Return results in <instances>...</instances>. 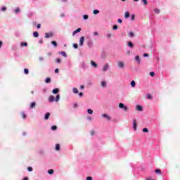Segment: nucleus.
<instances>
[{"label": "nucleus", "mask_w": 180, "mask_h": 180, "mask_svg": "<svg viewBox=\"0 0 180 180\" xmlns=\"http://www.w3.org/2000/svg\"><path fill=\"white\" fill-rule=\"evenodd\" d=\"M120 109H123L124 112H128L129 111V107L124 105V104L120 103L119 104Z\"/></svg>", "instance_id": "1"}, {"label": "nucleus", "mask_w": 180, "mask_h": 180, "mask_svg": "<svg viewBox=\"0 0 180 180\" xmlns=\"http://www.w3.org/2000/svg\"><path fill=\"white\" fill-rule=\"evenodd\" d=\"M53 32H50V33H45V37L46 39H50V37H53Z\"/></svg>", "instance_id": "2"}, {"label": "nucleus", "mask_w": 180, "mask_h": 180, "mask_svg": "<svg viewBox=\"0 0 180 180\" xmlns=\"http://www.w3.org/2000/svg\"><path fill=\"white\" fill-rule=\"evenodd\" d=\"M84 40H85V37H82L79 39V46H84Z\"/></svg>", "instance_id": "3"}, {"label": "nucleus", "mask_w": 180, "mask_h": 180, "mask_svg": "<svg viewBox=\"0 0 180 180\" xmlns=\"http://www.w3.org/2000/svg\"><path fill=\"white\" fill-rule=\"evenodd\" d=\"M136 109L139 110V112H143V107L140 105H136Z\"/></svg>", "instance_id": "4"}, {"label": "nucleus", "mask_w": 180, "mask_h": 180, "mask_svg": "<svg viewBox=\"0 0 180 180\" xmlns=\"http://www.w3.org/2000/svg\"><path fill=\"white\" fill-rule=\"evenodd\" d=\"M102 117H105V119H107V120H111V117L110 116L108 115L107 114H103L102 115Z\"/></svg>", "instance_id": "5"}, {"label": "nucleus", "mask_w": 180, "mask_h": 180, "mask_svg": "<svg viewBox=\"0 0 180 180\" xmlns=\"http://www.w3.org/2000/svg\"><path fill=\"white\" fill-rule=\"evenodd\" d=\"M133 123H134V130H137V121L136 120H134Z\"/></svg>", "instance_id": "6"}, {"label": "nucleus", "mask_w": 180, "mask_h": 180, "mask_svg": "<svg viewBox=\"0 0 180 180\" xmlns=\"http://www.w3.org/2000/svg\"><path fill=\"white\" fill-rule=\"evenodd\" d=\"M117 64H118V67H120V68H123V67H124V63L122 61H119Z\"/></svg>", "instance_id": "7"}, {"label": "nucleus", "mask_w": 180, "mask_h": 180, "mask_svg": "<svg viewBox=\"0 0 180 180\" xmlns=\"http://www.w3.org/2000/svg\"><path fill=\"white\" fill-rule=\"evenodd\" d=\"M49 102H54V101H56V98H54V96H51L49 98Z\"/></svg>", "instance_id": "8"}, {"label": "nucleus", "mask_w": 180, "mask_h": 180, "mask_svg": "<svg viewBox=\"0 0 180 180\" xmlns=\"http://www.w3.org/2000/svg\"><path fill=\"white\" fill-rule=\"evenodd\" d=\"M79 32H81V28H78L77 30L74 31L72 33V36H75V34H77V33H79Z\"/></svg>", "instance_id": "9"}, {"label": "nucleus", "mask_w": 180, "mask_h": 180, "mask_svg": "<svg viewBox=\"0 0 180 180\" xmlns=\"http://www.w3.org/2000/svg\"><path fill=\"white\" fill-rule=\"evenodd\" d=\"M60 92V89H58V88L56 89H54L53 91H52V93L54 94L55 95L57 94L58 93Z\"/></svg>", "instance_id": "10"}, {"label": "nucleus", "mask_w": 180, "mask_h": 180, "mask_svg": "<svg viewBox=\"0 0 180 180\" xmlns=\"http://www.w3.org/2000/svg\"><path fill=\"white\" fill-rule=\"evenodd\" d=\"M135 60H136V61H137L138 64H140V63H141V60H140V56H136L135 57Z\"/></svg>", "instance_id": "11"}, {"label": "nucleus", "mask_w": 180, "mask_h": 180, "mask_svg": "<svg viewBox=\"0 0 180 180\" xmlns=\"http://www.w3.org/2000/svg\"><path fill=\"white\" fill-rule=\"evenodd\" d=\"M108 68H109V65L108 64H105L103 66V71H108Z\"/></svg>", "instance_id": "12"}, {"label": "nucleus", "mask_w": 180, "mask_h": 180, "mask_svg": "<svg viewBox=\"0 0 180 180\" xmlns=\"http://www.w3.org/2000/svg\"><path fill=\"white\" fill-rule=\"evenodd\" d=\"M49 117H50V112H46L44 117L45 120H48Z\"/></svg>", "instance_id": "13"}, {"label": "nucleus", "mask_w": 180, "mask_h": 180, "mask_svg": "<svg viewBox=\"0 0 180 180\" xmlns=\"http://www.w3.org/2000/svg\"><path fill=\"white\" fill-rule=\"evenodd\" d=\"M91 64L93 67H94L95 68H96V67H98V65L96 64V63H95L94 60L91 61Z\"/></svg>", "instance_id": "14"}, {"label": "nucleus", "mask_w": 180, "mask_h": 180, "mask_svg": "<svg viewBox=\"0 0 180 180\" xmlns=\"http://www.w3.org/2000/svg\"><path fill=\"white\" fill-rule=\"evenodd\" d=\"M33 108H36V103L35 102H32L30 104V109H33Z\"/></svg>", "instance_id": "15"}, {"label": "nucleus", "mask_w": 180, "mask_h": 180, "mask_svg": "<svg viewBox=\"0 0 180 180\" xmlns=\"http://www.w3.org/2000/svg\"><path fill=\"white\" fill-rule=\"evenodd\" d=\"M130 16V13H129V12H126L125 13H124V18H125V19H128V18Z\"/></svg>", "instance_id": "16"}, {"label": "nucleus", "mask_w": 180, "mask_h": 180, "mask_svg": "<svg viewBox=\"0 0 180 180\" xmlns=\"http://www.w3.org/2000/svg\"><path fill=\"white\" fill-rule=\"evenodd\" d=\"M101 86H103V88H105V86H106V82L105 81L101 82Z\"/></svg>", "instance_id": "17"}, {"label": "nucleus", "mask_w": 180, "mask_h": 180, "mask_svg": "<svg viewBox=\"0 0 180 180\" xmlns=\"http://www.w3.org/2000/svg\"><path fill=\"white\" fill-rule=\"evenodd\" d=\"M56 151H60V144L57 143L56 145Z\"/></svg>", "instance_id": "18"}, {"label": "nucleus", "mask_w": 180, "mask_h": 180, "mask_svg": "<svg viewBox=\"0 0 180 180\" xmlns=\"http://www.w3.org/2000/svg\"><path fill=\"white\" fill-rule=\"evenodd\" d=\"M51 79L50 77H48L46 79L45 82H46V84H49V82H51Z\"/></svg>", "instance_id": "19"}, {"label": "nucleus", "mask_w": 180, "mask_h": 180, "mask_svg": "<svg viewBox=\"0 0 180 180\" xmlns=\"http://www.w3.org/2000/svg\"><path fill=\"white\" fill-rule=\"evenodd\" d=\"M55 101L56 102H58V101H60V94L56 95Z\"/></svg>", "instance_id": "20"}, {"label": "nucleus", "mask_w": 180, "mask_h": 180, "mask_svg": "<svg viewBox=\"0 0 180 180\" xmlns=\"http://www.w3.org/2000/svg\"><path fill=\"white\" fill-rule=\"evenodd\" d=\"M48 174H49L50 175H53V174H54V170L53 169L48 170Z\"/></svg>", "instance_id": "21"}, {"label": "nucleus", "mask_w": 180, "mask_h": 180, "mask_svg": "<svg viewBox=\"0 0 180 180\" xmlns=\"http://www.w3.org/2000/svg\"><path fill=\"white\" fill-rule=\"evenodd\" d=\"M146 98L147 99L151 100L153 99V96L151 94H147Z\"/></svg>", "instance_id": "22"}, {"label": "nucleus", "mask_w": 180, "mask_h": 180, "mask_svg": "<svg viewBox=\"0 0 180 180\" xmlns=\"http://www.w3.org/2000/svg\"><path fill=\"white\" fill-rule=\"evenodd\" d=\"M131 85L133 88H134V86H136V82H134V80L131 82Z\"/></svg>", "instance_id": "23"}, {"label": "nucleus", "mask_w": 180, "mask_h": 180, "mask_svg": "<svg viewBox=\"0 0 180 180\" xmlns=\"http://www.w3.org/2000/svg\"><path fill=\"white\" fill-rule=\"evenodd\" d=\"M33 36H34V37H37L38 36H39V32H33Z\"/></svg>", "instance_id": "24"}, {"label": "nucleus", "mask_w": 180, "mask_h": 180, "mask_svg": "<svg viewBox=\"0 0 180 180\" xmlns=\"http://www.w3.org/2000/svg\"><path fill=\"white\" fill-rule=\"evenodd\" d=\"M51 44H53V46H54V47H57V42L56 41H52Z\"/></svg>", "instance_id": "25"}, {"label": "nucleus", "mask_w": 180, "mask_h": 180, "mask_svg": "<svg viewBox=\"0 0 180 180\" xmlns=\"http://www.w3.org/2000/svg\"><path fill=\"white\" fill-rule=\"evenodd\" d=\"M20 115L22 119H26V114H25V112H21Z\"/></svg>", "instance_id": "26"}, {"label": "nucleus", "mask_w": 180, "mask_h": 180, "mask_svg": "<svg viewBox=\"0 0 180 180\" xmlns=\"http://www.w3.org/2000/svg\"><path fill=\"white\" fill-rule=\"evenodd\" d=\"M87 112L89 115H92V113H94V110H92V109H88Z\"/></svg>", "instance_id": "27"}, {"label": "nucleus", "mask_w": 180, "mask_h": 180, "mask_svg": "<svg viewBox=\"0 0 180 180\" xmlns=\"http://www.w3.org/2000/svg\"><path fill=\"white\" fill-rule=\"evenodd\" d=\"M73 92H74V94H78V92H79V91H78V89H77V88H73Z\"/></svg>", "instance_id": "28"}, {"label": "nucleus", "mask_w": 180, "mask_h": 180, "mask_svg": "<svg viewBox=\"0 0 180 180\" xmlns=\"http://www.w3.org/2000/svg\"><path fill=\"white\" fill-rule=\"evenodd\" d=\"M20 45L23 47L25 46V47H27V42H22Z\"/></svg>", "instance_id": "29"}, {"label": "nucleus", "mask_w": 180, "mask_h": 180, "mask_svg": "<svg viewBox=\"0 0 180 180\" xmlns=\"http://www.w3.org/2000/svg\"><path fill=\"white\" fill-rule=\"evenodd\" d=\"M93 13H94V15H98V13H99V10H94V11H93Z\"/></svg>", "instance_id": "30"}, {"label": "nucleus", "mask_w": 180, "mask_h": 180, "mask_svg": "<svg viewBox=\"0 0 180 180\" xmlns=\"http://www.w3.org/2000/svg\"><path fill=\"white\" fill-rule=\"evenodd\" d=\"M128 46H129V47H130L131 49H132V47H133V43H131V42H128Z\"/></svg>", "instance_id": "31"}, {"label": "nucleus", "mask_w": 180, "mask_h": 180, "mask_svg": "<svg viewBox=\"0 0 180 180\" xmlns=\"http://www.w3.org/2000/svg\"><path fill=\"white\" fill-rule=\"evenodd\" d=\"M19 12H20V9L19 8H17L15 10V13H19Z\"/></svg>", "instance_id": "32"}, {"label": "nucleus", "mask_w": 180, "mask_h": 180, "mask_svg": "<svg viewBox=\"0 0 180 180\" xmlns=\"http://www.w3.org/2000/svg\"><path fill=\"white\" fill-rule=\"evenodd\" d=\"M87 44L89 47H92V41H89Z\"/></svg>", "instance_id": "33"}, {"label": "nucleus", "mask_w": 180, "mask_h": 180, "mask_svg": "<svg viewBox=\"0 0 180 180\" xmlns=\"http://www.w3.org/2000/svg\"><path fill=\"white\" fill-rule=\"evenodd\" d=\"M143 133H148V129L144 128V129H143Z\"/></svg>", "instance_id": "34"}, {"label": "nucleus", "mask_w": 180, "mask_h": 180, "mask_svg": "<svg viewBox=\"0 0 180 180\" xmlns=\"http://www.w3.org/2000/svg\"><path fill=\"white\" fill-rule=\"evenodd\" d=\"M51 129L53 131L57 130V126H56V125L52 126Z\"/></svg>", "instance_id": "35"}, {"label": "nucleus", "mask_w": 180, "mask_h": 180, "mask_svg": "<svg viewBox=\"0 0 180 180\" xmlns=\"http://www.w3.org/2000/svg\"><path fill=\"white\" fill-rule=\"evenodd\" d=\"M24 72H25V74H29V70L28 69H24Z\"/></svg>", "instance_id": "36"}, {"label": "nucleus", "mask_w": 180, "mask_h": 180, "mask_svg": "<svg viewBox=\"0 0 180 180\" xmlns=\"http://www.w3.org/2000/svg\"><path fill=\"white\" fill-rule=\"evenodd\" d=\"M61 54L63 56V57H67V53H65V51H62Z\"/></svg>", "instance_id": "37"}, {"label": "nucleus", "mask_w": 180, "mask_h": 180, "mask_svg": "<svg viewBox=\"0 0 180 180\" xmlns=\"http://www.w3.org/2000/svg\"><path fill=\"white\" fill-rule=\"evenodd\" d=\"M150 77H154V75H155V73L154 72H150Z\"/></svg>", "instance_id": "38"}, {"label": "nucleus", "mask_w": 180, "mask_h": 180, "mask_svg": "<svg viewBox=\"0 0 180 180\" xmlns=\"http://www.w3.org/2000/svg\"><path fill=\"white\" fill-rule=\"evenodd\" d=\"M73 47H74L75 49H78V44H73Z\"/></svg>", "instance_id": "39"}, {"label": "nucleus", "mask_w": 180, "mask_h": 180, "mask_svg": "<svg viewBox=\"0 0 180 180\" xmlns=\"http://www.w3.org/2000/svg\"><path fill=\"white\" fill-rule=\"evenodd\" d=\"M129 37H133V36H134V34L133 32H129Z\"/></svg>", "instance_id": "40"}, {"label": "nucleus", "mask_w": 180, "mask_h": 180, "mask_svg": "<svg viewBox=\"0 0 180 180\" xmlns=\"http://www.w3.org/2000/svg\"><path fill=\"white\" fill-rule=\"evenodd\" d=\"M27 169H28V171H30V172H31L32 171H33V168H32V167H27Z\"/></svg>", "instance_id": "41"}, {"label": "nucleus", "mask_w": 180, "mask_h": 180, "mask_svg": "<svg viewBox=\"0 0 180 180\" xmlns=\"http://www.w3.org/2000/svg\"><path fill=\"white\" fill-rule=\"evenodd\" d=\"M83 18H84V20H86V19H88L89 16H88V15H84L83 16Z\"/></svg>", "instance_id": "42"}, {"label": "nucleus", "mask_w": 180, "mask_h": 180, "mask_svg": "<svg viewBox=\"0 0 180 180\" xmlns=\"http://www.w3.org/2000/svg\"><path fill=\"white\" fill-rule=\"evenodd\" d=\"M55 72H56V74H58V72H60V70H58V68H56L55 70Z\"/></svg>", "instance_id": "43"}, {"label": "nucleus", "mask_w": 180, "mask_h": 180, "mask_svg": "<svg viewBox=\"0 0 180 180\" xmlns=\"http://www.w3.org/2000/svg\"><path fill=\"white\" fill-rule=\"evenodd\" d=\"M142 2H143V5H147V0H142Z\"/></svg>", "instance_id": "44"}, {"label": "nucleus", "mask_w": 180, "mask_h": 180, "mask_svg": "<svg viewBox=\"0 0 180 180\" xmlns=\"http://www.w3.org/2000/svg\"><path fill=\"white\" fill-rule=\"evenodd\" d=\"M107 37H108V39H110L112 37V34H108Z\"/></svg>", "instance_id": "45"}, {"label": "nucleus", "mask_w": 180, "mask_h": 180, "mask_svg": "<svg viewBox=\"0 0 180 180\" xmlns=\"http://www.w3.org/2000/svg\"><path fill=\"white\" fill-rule=\"evenodd\" d=\"M155 13H160V10L159 9H155Z\"/></svg>", "instance_id": "46"}, {"label": "nucleus", "mask_w": 180, "mask_h": 180, "mask_svg": "<svg viewBox=\"0 0 180 180\" xmlns=\"http://www.w3.org/2000/svg\"><path fill=\"white\" fill-rule=\"evenodd\" d=\"M113 30H116L117 29V26L115 25L112 27Z\"/></svg>", "instance_id": "47"}, {"label": "nucleus", "mask_w": 180, "mask_h": 180, "mask_svg": "<svg viewBox=\"0 0 180 180\" xmlns=\"http://www.w3.org/2000/svg\"><path fill=\"white\" fill-rule=\"evenodd\" d=\"M117 22H118V23H122L123 21L122 20V19H118V20H117Z\"/></svg>", "instance_id": "48"}, {"label": "nucleus", "mask_w": 180, "mask_h": 180, "mask_svg": "<svg viewBox=\"0 0 180 180\" xmlns=\"http://www.w3.org/2000/svg\"><path fill=\"white\" fill-rule=\"evenodd\" d=\"M56 63H61V59L58 58V59L56 60Z\"/></svg>", "instance_id": "49"}, {"label": "nucleus", "mask_w": 180, "mask_h": 180, "mask_svg": "<svg viewBox=\"0 0 180 180\" xmlns=\"http://www.w3.org/2000/svg\"><path fill=\"white\" fill-rule=\"evenodd\" d=\"M1 11H2L3 12H5V11H6V7H3V8H1Z\"/></svg>", "instance_id": "50"}, {"label": "nucleus", "mask_w": 180, "mask_h": 180, "mask_svg": "<svg viewBox=\"0 0 180 180\" xmlns=\"http://www.w3.org/2000/svg\"><path fill=\"white\" fill-rule=\"evenodd\" d=\"M134 18H136V16L134 15V14H133L131 15V20H134Z\"/></svg>", "instance_id": "51"}, {"label": "nucleus", "mask_w": 180, "mask_h": 180, "mask_svg": "<svg viewBox=\"0 0 180 180\" xmlns=\"http://www.w3.org/2000/svg\"><path fill=\"white\" fill-rule=\"evenodd\" d=\"M37 29H40V27H41V25L38 24V25H37Z\"/></svg>", "instance_id": "52"}, {"label": "nucleus", "mask_w": 180, "mask_h": 180, "mask_svg": "<svg viewBox=\"0 0 180 180\" xmlns=\"http://www.w3.org/2000/svg\"><path fill=\"white\" fill-rule=\"evenodd\" d=\"M84 96V93H82V92H80L79 94V96Z\"/></svg>", "instance_id": "53"}, {"label": "nucleus", "mask_w": 180, "mask_h": 180, "mask_svg": "<svg viewBox=\"0 0 180 180\" xmlns=\"http://www.w3.org/2000/svg\"><path fill=\"white\" fill-rule=\"evenodd\" d=\"M99 34L98 33V32H94V36H98Z\"/></svg>", "instance_id": "54"}, {"label": "nucleus", "mask_w": 180, "mask_h": 180, "mask_svg": "<svg viewBox=\"0 0 180 180\" xmlns=\"http://www.w3.org/2000/svg\"><path fill=\"white\" fill-rule=\"evenodd\" d=\"M90 134H91V136H94V134H95V132L94 131H91Z\"/></svg>", "instance_id": "55"}, {"label": "nucleus", "mask_w": 180, "mask_h": 180, "mask_svg": "<svg viewBox=\"0 0 180 180\" xmlns=\"http://www.w3.org/2000/svg\"><path fill=\"white\" fill-rule=\"evenodd\" d=\"M86 180H92V177L88 176V177H86Z\"/></svg>", "instance_id": "56"}, {"label": "nucleus", "mask_w": 180, "mask_h": 180, "mask_svg": "<svg viewBox=\"0 0 180 180\" xmlns=\"http://www.w3.org/2000/svg\"><path fill=\"white\" fill-rule=\"evenodd\" d=\"M143 57H148V53H144Z\"/></svg>", "instance_id": "57"}, {"label": "nucleus", "mask_w": 180, "mask_h": 180, "mask_svg": "<svg viewBox=\"0 0 180 180\" xmlns=\"http://www.w3.org/2000/svg\"><path fill=\"white\" fill-rule=\"evenodd\" d=\"M155 172H156V173L161 172V170H160V169H156V170L155 171Z\"/></svg>", "instance_id": "58"}, {"label": "nucleus", "mask_w": 180, "mask_h": 180, "mask_svg": "<svg viewBox=\"0 0 180 180\" xmlns=\"http://www.w3.org/2000/svg\"><path fill=\"white\" fill-rule=\"evenodd\" d=\"M2 44H3L2 41H0V49H1V47H2Z\"/></svg>", "instance_id": "59"}, {"label": "nucleus", "mask_w": 180, "mask_h": 180, "mask_svg": "<svg viewBox=\"0 0 180 180\" xmlns=\"http://www.w3.org/2000/svg\"><path fill=\"white\" fill-rule=\"evenodd\" d=\"M84 88H85V86L84 85L80 86L81 89H84Z\"/></svg>", "instance_id": "60"}, {"label": "nucleus", "mask_w": 180, "mask_h": 180, "mask_svg": "<svg viewBox=\"0 0 180 180\" xmlns=\"http://www.w3.org/2000/svg\"><path fill=\"white\" fill-rule=\"evenodd\" d=\"M78 107V105L77 103H75L74 104V108H77Z\"/></svg>", "instance_id": "61"}, {"label": "nucleus", "mask_w": 180, "mask_h": 180, "mask_svg": "<svg viewBox=\"0 0 180 180\" xmlns=\"http://www.w3.org/2000/svg\"><path fill=\"white\" fill-rule=\"evenodd\" d=\"M22 180H29L27 177H24Z\"/></svg>", "instance_id": "62"}, {"label": "nucleus", "mask_w": 180, "mask_h": 180, "mask_svg": "<svg viewBox=\"0 0 180 180\" xmlns=\"http://www.w3.org/2000/svg\"><path fill=\"white\" fill-rule=\"evenodd\" d=\"M39 60H40L41 61H42L43 58L40 57V58H39Z\"/></svg>", "instance_id": "63"}, {"label": "nucleus", "mask_w": 180, "mask_h": 180, "mask_svg": "<svg viewBox=\"0 0 180 180\" xmlns=\"http://www.w3.org/2000/svg\"><path fill=\"white\" fill-rule=\"evenodd\" d=\"M39 43H43V40H40V41H39Z\"/></svg>", "instance_id": "64"}]
</instances>
